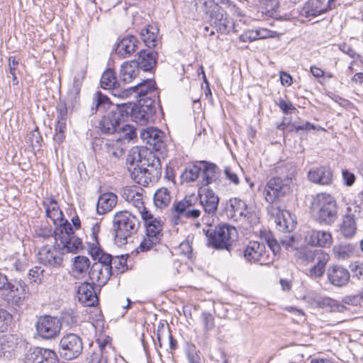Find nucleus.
<instances>
[{"mask_svg":"<svg viewBox=\"0 0 363 363\" xmlns=\"http://www.w3.org/2000/svg\"><path fill=\"white\" fill-rule=\"evenodd\" d=\"M127 109H123L121 104H117L115 109L104 116L99 122L98 128L104 134L118 135L119 140L128 142L137 136L135 128L128 124L127 121Z\"/></svg>","mask_w":363,"mask_h":363,"instance_id":"obj_1","label":"nucleus"},{"mask_svg":"<svg viewBox=\"0 0 363 363\" xmlns=\"http://www.w3.org/2000/svg\"><path fill=\"white\" fill-rule=\"evenodd\" d=\"M315 220L327 225L335 223L338 218V206L335 199L330 194H318L311 205Z\"/></svg>","mask_w":363,"mask_h":363,"instance_id":"obj_2","label":"nucleus"},{"mask_svg":"<svg viewBox=\"0 0 363 363\" xmlns=\"http://www.w3.org/2000/svg\"><path fill=\"white\" fill-rule=\"evenodd\" d=\"M139 227L140 222L136 216L127 211L117 212L113 218L116 244L119 246L126 244L128 238L135 234Z\"/></svg>","mask_w":363,"mask_h":363,"instance_id":"obj_3","label":"nucleus"},{"mask_svg":"<svg viewBox=\"0 0 363 363\" xmlns=\"http://www.w3.org/2000/svg\"><path fill=\"white\" fill-rule=\"evenodd\" d=\"M294 177L295 169L292 168L286 177H274L271 178L267 183L264 191L265 200L269 203H273L277 200L284 196L289 192Z\"/></svg>","mask_w":363,"mask_h":363,"instance_id":"obj_4","label":"nucleus"},{"mask_svg":"<svg viewBox=\"0 0 363 363\" xmlns=\"http://www.w3.org/2000/svg\"><path fill=\"white\" fill-rule=\"evenodd\" d=\"M208 244L218 250L230 251L238 237L237 229L231 225L220 224L211 233L207 231Z\"/></svg>","mask_w":363,"mask_h":363,"instance_id":"obj_5","label":"nucleus"},{"mask_svg":"<svg viewBox=\"0 0 363 363\" xmlns=\"http://www.w3.org/2000/svg\"><path fill=\"white\" fill-rule=\"evenodd\" d=\"M198 197L195 195L186 196L182 201L174 204L172 222L177 225L182 218L196 219L201 216V211L196 208Z\"/></svg>","mask_w":363,"mask_h":363,"instance_id":"obj_6","label":"nucleus"},{"mask_svg":"<svg viewBox=\"0 0 363 363\" xmlns=\"http://www.w3.org/2000/svg\"><path fill=\"white\" fill-rule=\"evenodd\" d=\"M127 161L130 164V167L136 164L151 167L157 170L160 168V162L158 157L147 147H133L129 151Z\"/></svg>","mask_w":363,"mask_h":363,"instance_id":"obj_7","label":"nucleus"},{"mask_svg":"<svg viewBox=\"0 0 363 363\" xmlns=\"http://www.w3.org/2000/svg\"><path fill=\"white\" fill-rule=\"evenodd\" d=\"M243 257L249 263H259L261 265L269 264L273 261V255L266 250L264 243L250 241L243 250Z\"/></svg>","mask_w":363,"mask_h":363,"instance_id":"obj_8","label":"nucleus"},{"mask_svg":"<svg viewBox=\"0 0 363 363\" xmlns=\"http://www.w3.org/2000/svg\"><path fill=\"white\" fill-rule=\"evenodd\" d=\"M37 334L43 340H52L57 337L62 329V323L57 317L43 315L35 323Z\"/></svg>","mask_w":363,"mask_h":363,"instance_id":"obj_9","label":"nucleus"},{"mask_svg":"<svg viewBox=\"0 0 363 363\" xmlns=\"http://www.w3.org/2000/svg\"><path fill=\"white\" fill-rule=\"evenodd\" d=\"M83 350V342L79 336L74 333L65 335L59 343V352L65 359L72 360L78 357Z\"/></svg>","mask_w":363,"mask_h":363,"instance_id":"obj_10","label":"nucleus"},{"mask_svg":"<svg viewBox=\"0 0 363 363\" xmlns=\"http://www.w3.org/2000/svg\"><path fill=\"white\" fill-rule=\"evenodd\" d=\"M211 26L213 29L210 32V35L215 33L213 29L221 34H228L234 28V23L232 18L228 15L226 11L220 6H215L213 9L211 18Z\"/></svg>","mask_w":363,"mask_h":363,"instance_id":"obj_11","label":"nucleus"},{"mask_svg":"<svg viewBox=\"0 0 363 363\" xmlns=\"http://www.w3.org/2000/svg\"><path fill=\"white\" fill-rule=\"evenodd\" d=\"M5 289L8 291L5 295L7 302L13 306H21L29 294L28 286L21 280L9 282Z\"/></svg>","mask_w":363,"mask_h":363,"instance_id":"obj_12","label":"nucleus"},{"mask_svg":"<svg viewBox=\"0 0 363 363\" xmlns=\"http://www.w3.org/2000/svg\"><path fill=\"white\" fill-rule=\"evenodd\" d=\"M140 136L142 140L150 146L152 150L162 151L164 148V133L160 129L148 127L140 130Z\"/></svg>","mask_w":363,"mask_h":363,"instance_id":"obj_13","label":"nucleus"},{"mask_svg":"<svg viewBox=\"0 0 363 363\" xmlns=\"http://www.w3.org/2000/svg\"><path fill=\"white\" fill-rule=\"evenodd\" d=\"M196 196L199 200V205L203 207L205 213L208 216H214L216 213L220 199L212 189H201Z\"/></svg>","mask_w":363,"mask_h":363,"instance_id":"obj_14","label":"nucleus"},{"mask_svg":"<svg viewBox=\"0 0 363 363\" xmlns=\"http://www.w3.org/2000/svg\"><path fill=\"white\" fill-rule=\"evenodd\" d=\"M262 239H264L268 247L270 248L273 253V257L279 252L281 245L288 251H293L297 248L298 243L294 237L291 235L284 236L281 240L280 244L274 238L270 232L264 233L262 235Z\"/></svg>","mask_w":363,"mask_h":363,"instance_id":"obj_15","label":"nucleus"},{"mask_svg":"<svg viewBox=\"0 0 363 363\" xmlns=\"http://www.w3.org/2000/svg\"><path fill=\"white\" fill-rule=\"evenodd\" d=\"M62 254L57 248L45 245L40 249L38 258L39 262L45 266L57 267L62 263Z\"/></svg>","mask_w":363,"mask_h":363,"instance_id":"obj_16","label":"nucleus"},{"mask_svg":"<svg viewBox=\"0 0 363 363\" xmlns=\"http://www.w3.org/2000/svg\"><path fill=\"white\" fill-rule=\"evenodd\" d=\"M141 217L145 221L146 235L161 240L162 236L163 222L160 217H155L146 208L140 211Z\"/></svg>","mask_w":363,"mask_h":363,"instance_id":"obj_17","label":"nucleus"},{"mask_svg":"<svg viewBox=\"0 0 363 363\" xmlns=\"http://www.w3.org/2000/svg\"><path fill=\"white\" fill-rule=\"evenodd\" d=\"M327 277L330 284L340 288L345 286L349 283L350 274L344 267L333 264L328 268Z\"/></svg>","mask_w":363,"mask_h":363,"instance_id":"obj_18","label":"nucleus"},{"mask_svg":"<svg viewBox=\"0 0 363 363\" xmlns=\"http://www.w3.org/2000/svg\"><path fill=\"white\" fill-rule=\"evenodd\" d=\"M305 241L311 246L329 247L333 243V237L329 231L312 229L306 232Z\"/></svg>","mask_w":363,"mask_h":363,"instance_id":"obj_19","label":"nucleus"},{"mask_svg":"<svg viewBox=\"0 0 363 363\" xmlns=\"http://www.w3.org/2000/svg\"><path fill=\"white\" fill-rule=\"evenodd\" d=\"M112 274V266L94 263L89 272L90 279L99 286H104Z\"/></svg>","mask_w":363,"mask_h":363,"instance_id":"obj_20","label":"nucleus"},{"mask_svg":"<svg viewBox=\"0 0 363 363\" xmlns=\"http://www.w3.org/2000/svg\"><path fill=\"white\" fill-rule=\"evenodd\" d=\"M77 296L79 301L84 306H95L99 302L94 286L87 282L82 283L79 286Z\"/></svg>","mask_w":363,"mask_h":363,"instance_id":"obj_21","label":"nucleus"},{"mask_svg":"<svg viewBox=\"0 0 363 363\" xmlns=\"http://www.w3.org/2000/svg\"><path fill=\"white\" fill-rule=\"evenodd\" d=\"M101 86L104 89H112L113 95L123 98V90L120 89L121 82L117 81L115 72L113 69L106 70L101 78Z\"/></svg>","mask_w":363,"mask_h":363,"instance_id":"obj_22","label":"nucleus"},{"mask_svg":"<svg viewBox=\"0 0 363 363\" xmlns=\"http://www.w3.org/2000/svg\"><path fill=\"white\" fill-rule=\"evenodd\" d=\"M155 82L151 79L144 80L138 84L136 86L124 89V97H128L129 95L135 93L138 97L155 96Z\"/></svg>","mask_w":363,"mask_h":363,"instance_id":"obj_23","label":"nucleus"},{"mask_svg":"<svg viewBox=\"0 0 363 363\" xmlns=\"http://www.w3.org/2000/svg\"><path fill=\"white\" fill-rule=\"evenodd\" d=\"M308 179L317 184L328 185L333 182V172L329 167L321 166L311 169L308 172Z\"/></svg>","mask_w":363,"mask_h":363,"instance_id":"obj_24","label":"nucleus"},{"mask_svg":"<svg viewBox=\"0 0 363 363\" xmlns=\"http://www.w3.org/2000/svg\"><path fill=\"white\" fill-rule=\"evenodd\" d=\"M123 109H127V119L131 116L133 121L140 125L147 124L152 118V116L141 109L137 104L133 103L121 104Z\"/></svg>","mask_w":363,"mask_h":363,"instance_id":"obj_25","label":"nucleus"},{"mask_svg":"<svg viewBox=\"0 0 363 363\" xmlns=\"http://www.w3.org/2000/svg\"><path fill=\"white\" fill-rule=\"evenodd\" d=\"M328 9L330 5L323 0H309L303 7L301 15L306 18H314L325 13Z\"/></svg>","mask_w":363,"mask_h":363,"instance_id":"obj_26","label":"nucleus"},{"mask_svg":"<svg viewBox=\"0 0 363 363\" xmlns=\"http://www.w3.org/2000/svg\"><path fill=\"white\" fill-rule=\"evenodd\" d=\"M227 213L229 217L235 220H240L248 214V210L245 202L238 198H232L229 200L227 207Z\"/></svg>","mask_w":363,"mask_h":363,"instance_id":"obj_27","label":"nucleus"},{"mask_svg":"<svg viewBox=\"0 0 363 363\" xmlns=\"http://www.w3.org/2000/svg\"><path fill=\"white\" fill-rule=\"evenodd\" d=\"M138 43V41L135 36L127 35L118 43L116 53L121 57H128L135 51Z\"/></svg>","mask_w":363,"mask_h":363,"instance_id":"obj_28","label":"nucleus"},{"mask_svg":"<svg viewBox=\"0 0 363 363\" xmlns=\"http://www.w3.org/2000/svg\"><path fill=\"white\" fill-rule=\"evenodd\" d=\"M117 196L111 192L101 194L96 204V211L99 214L103 215L111 211L116 205Z\"/></svg>","mask_w":363,"mask_h":363,"instance_id":"obj_29","label":"nucleus"},{"mask_svg":"<svg viewBox=\"0 0 363 363\" xmlns=\"http://www.w3.org/2000/svg\"><path fill=\"white\" fill-rule=\"evenodd\" d=\"M139 73L138 63L136 61H128L121 66L119 79L125 84L132 82Z\"/></svg>","mask_w":363,"mask_h":363,"instance_id":"obj_30","label":"nucleus"},{"mask_svg":"<svg viewBox=\"0 0 363 363\" xmlns=\"http://www.w3.org/2000/svg\"><path fill=\"white\" fill-rule=\"evenodd\" d=\"M128 142L125 140H119V137L116 140L105 143L102 150L106 157L109 159H118L124 153L123 143Z\"/></svg>","mask_w":363,"mask_h":363,"instance_id":"obj_31","label":"nucleus"},{"mask_svg":"<svg viewBox=\"0 0 363 363\" xmlns=\"http://www.w3.org/2000/svg\"><path fill=\"white\" fill-rule=\"evenodd\" d=\"M146 167L147 166L136 164L133 167L128 168L132 179L135 183L144 186H147L152 181L150 177L151 173Z\"/></svg>","mask_w":363,"mask_h":363,"instance_id":"obj_32","label":"nucleus"},{"mask_svg":"<svg viewBox=\"0 0 363 363\" xmlns=\"http://www.w3.org/2000/svg\"><path fill=\"white\" fill-rule=\"evenodd\" d=\"M357 227L355 216L353 214L345 215L340 225V233L346 239L352 238L357 233Z\"/></svg>","mask_w":363,"mask_h":363,"instance_id":"obj_33","label":"nucleus"},{"mask_svg":"<svg viewBox=\"0 0 363 363\" xmlns=\"http://www.w3.org/2000/svg\"><path fill=\"white\" fill-rule=\"evenodd\" d=\"M43 206L45 208L46 215L53 223L62 222L63 213L59 208L57 201L52 198H47L43 201Z\"/></svg>","mask_w":363,"mask_h":363,"instance_id":"obj_34","label":"nucleus"},{"mask_svg":"<svg viewBox=\"0 0 363 363\" xmlns=\"http://www.w3.org/2000/svg\"><path fill=\"white\" fill-rule=\"evenodd\" d=\"M157 53L147 50H141L139 52L138 60V68L144 71L151 70L156 65Z\"/></svg>","mask_w":363,"mask_h":363,"instance_id":"obj_35","label":"nucleus"},{"mask_svg":"<svg viewBox=\"0 0 363 363\" xmlns=\"http://www.w3.org/2000/svg\"><path fill=\"white\" fill-rule=\"evenodd\" d=\"M306 259L308 262H314L315 264L325 269L330 260V255L322 250H310L306 254Z\"/></svg>","mask_w":363,"mask_h":363,"instance_id":"obj_36","label":"nucleus"},{"mask_svg":"<svg viewBox=\"0 0 363 363\" xmlns=\"http://www.w3.org/2000/svg\"><path fill=\"white\" fill-rule=\"evenodd\" d=\"M122 197L139 210L140 208L143 210L145 208L143 201V195L136 191L135 189H123L122 191Z\"/></svg>","mask_w":363,"mask_h":363,"instance_id":"obj_37","label":"nucleus"},{"mask_svg":"<svg viewBox=\"0 0 363 363\" xmlns=\"http://www.w3.org/2000/svg\"><path fill=\"white\" fill-rule=\"evenodd\" d=\"M335 257L341 260L347 259L356 254V247L351 243H343L333 247Z\"/></svg>","mask_w":363,"mask_h":363,"instance_id":"obj_38","label":"nucleus"},{"mask_svg":"<svg viewBox=\"0 0 363 363\" xmlns=\"http://www.w3.org/2000/svg\"><path fill=\"white\" fill-rule=\"evenodd\" d=\"M67 242H57L56 245L57 248L64 252L77 253L82 248V242L81 239L74 235L67 238Z\"/></svg>","mask_w":363,"mask_h":363,"instance_id":"obj_39","label":"nucleus"},{"mask_svg":"<svg viewBox=\"0 0 363 363\" xmlns=\"http://www.w3.org/2000/svg\"><path fill=\"white\" fill-rule=\"evenodd\" d=\"M54 240L55 243L57 242H67V238L74 236V230L71 224L67 221H63L59 223V227H57L55 231Z\"/></svg>","mask_w":363,"mask_h":363,"instance_id":"obj_40","label":"nucleus"},{"mask_svg":"<svg viewBox=\"0 0 363 363\" xmlns=\"http://www.w3.org/2000/svg\"><path fill=\"white\" fill-rule=\"evenodd\" d=\"M90 233L86 236V243L89 247V251L92 249L100 247L99 242V233L100 232V223L99 221L92 220L90 222Z\"/></svg>","mask_w":363,"mask_h":363,"instance_id":"obj_41","label":"nucleus"},{"mask_svg":"<svg viewBox=\"0 0 363 363\" xmlns=\"http://www.w3.org/2000/svg\"><path fill=\"white\" fill-rule=\"evenodd\" d=\"M316 306L331 312H343L345 306L339 301L329 297L319 298L315 301Z\"/></svg>","mask_w":363,"mask_h":363,"instance_id":"obj_42","label":"nucleus"},{"mask_svg":"<svg viewBox=\"0 0 363 363\" xmlns=\"http://www.w3.org/2000/svg\"><path fill=\"white\" fill-rule=\"evenodd\" d=\"M159 29L155 26H147L141 30V37L144 43L149 48L156 45Z\"/></svg>","mask_w":363,"mask_h":363,"instance_id":"obj_43","label":"nucleus"},{"mask_svg":"<svg viewBox=\"0 0 363 363\" xmlns=\"http://www.w3.org/2000/svg\"><path fill=\"white\" fill-rule=\"evenodd\" d=\"M202 164L203 165L202 184L207 186L216 179L218 167L213 163L202 162Z\"/></svg>","mask_w":363,"mask_h":363,"instance_id":"obj_44","label":"nucleus"},{"mask_svg":"<svg viewBox=\"0 0 363 363\" xmlns=\"http://www.w3.org/2000/svg\"><path fill=\"white\" fill-rule=\"evenodd\" d=\"M171 201L169 191L166 188H162L155 193L154 203L156 207L163 208L167 206Z\"/></svg>","mask_w":363,"mask_h":363,"instance_id":"obj_45","label":"nucleus"},{"mask_svg":"<svg viewBox=\"0 0 363 363\" xmlns=\"http://www.w3.org/2000/svg\"><path fill=\"white\" fill-rule=\"evenodd\" d=\"M89 255L95 260H98L96 263H101L103 265L112 266L113 257L111 255L105 253L101 247L94 248L89 251Z\"/></svg>","mask_w":363,"mask_h":363,"instance_id":"obj_46","label":"nucleus"},{"mask_svg":"<svg viewBox=\"0 0 363 363\" xmlns=\"http://www.w3.org/2000/svg\"><path fill=\"white\" fill-rule=\"evenodd\" d=\"M90 267V260L84 256H77L73 263V273L75 275H81L86 273Z\"/></svg>","mask_w":363,"mask_h":363,"instance_id":"obj_47","label":"nucleus"},{"mask_svg":"<svg viewBox=\"0 0 363 363\" xmlns=\"http://www.w3.org/2000/svg\"><path fill=\"white\" fill-rule=\"evenodd\" d=\"M109 104V99L101 91H96L93 97V106L91 108V112L94 113L99 109H105Z\"/></svg>","mask_w":363,"mask_h":363,"instance_id":"obj_48","label":"nucleus"},{"mask_svg":"<svg viewBox=\"0 0 363 363\" xmlns=\"http://www.w3.org/2000/svg\"><path fill=\"white\" fill-rule=\"evenodd\" d=\"M164 337L169 338L170 348L174 350L177 346V340L173 338L169 330L165 329L163 323H160L157 328V339L160 347H162V339Z\"/></svg>","mask_w":363,"mask_h":363,"instance_id":"obj_49","label":"nucleus"},{"mask_svg":"<svg viewBox=\"0 0 363 363\" xmlns=\"http://www.w3.org/2000/svg\"><path fill=\"white\" fill-rule=\"evenodd\" d=\"M13 324V315L6 309L0 308V332H6L11 328Z\"/></svg>","mask_w":363,"mask_h":363,"instance_id":"obj_50","label":"nucleus"},{"mask_svg":"<svg viewBox=\"0 0 363 363\" xmlns=\"http://www.w3.org/2000/svg\"><path fill=\"white\" fill-rule=\"evenodd\" d=\"M14 340L15 337L12 335L0 334V356L14 347Z\"/></svg>","mask_w":363,"mask_h":363,"instance_id":"obj_51","label":"nucleus"},{"mask_svg":"<svg viewBox=\"0 0 363 363\" xmlns=\"http://www.w3.org/2000/svg\"><path fill=\"white\" fill-rule=\"evenodd\" d=\"M43 351L42 347H30L25 354V363H40V354Z\"/></svg>","mask_w":363,"mask_h":363,"instance_id":"obj_52","label":"nucleus"},{"mask_svg":"<svg viewBox=\"0 0 363 363\" xmlns=\"http://www.w3.org/2000/svg\"><path fill=\"white\" fill-rule=\"evenodd\" d=\"M201 321L203 328V333L207 335L215 326L214 317L208 312H203L201 314Z\"/></svg>","mask_w":363,"mask_h":363,"instance_id":"obj_53","label":"nucleus"},{"mask_svg":"<svg viewBox=\"0 0 363 363\" xmlns=\"http://www.w3.org/2000/svg\"><path fill=\"white\" fill-rule=\"evenodd\" d=\"M201 167L192 165L185 169L182 174V178L185 182H194L201 172Z\"/></svg>","mask_w":363,"mask_h":363,"instance_id":"obj_54","label":"nucleus"},{"mask_svg":"<svg viewBox=\"0 0 363 363\" xmlns=\"http://www.w3.org/2000/svg\"><path fill=\"white\" fill-rule=\"evenodd\" d=\"M111 342V340L109 337H106L104 339H98L97 340L101 355L106 356L108 360L110 355L113 354V347Z\"/></svg>","mask_w":363,"mask_h":363,"instance_id":"obj_55","label":"nucleus"},{"mask_svg":"<svg viewBox=\"0 0 363 363\" xmlns=\"http://www.w3.org/2000/svg\"><path fill=\"white\" fill-rule=\"evenodd\" d=\"M286 216H289V213L288 211L278 210L275 222L279 225L281 230L289 231L292 229L293 225L291 224V226L289 225Z\"/></svg>","mask_w":363,"mask_h":363,"instance_id":"obj_56","label":"nucleus"},{"mask_svg":"<svg viewBox=\"0 0 363 363\" xmlns=\"http://www.w3.org/2000/svg\"><path fill=\"white\" fill-rule=\"evenodd\" d=\"M137 106L143 109L151 116H153L155 113V101L152 99V96L140 99Z\"/></svg>","mask_w":363,"mask_h":363,"instance_id":"obj_57","label":"nucleus"},{"mask_svg":"<svg viewBox=\"0 0 363 363\" xmlns=\"http://www.w3.org/2000/svg\"><path fill=\"white\" fill-rule=\"evenodd\" d=\"M40 362V363H58L59 359L55 351L43 348Z\"/></svg>","mask_w":363,"mask_h":363,"instance_id":"obj_58","label":"nucleus"},{"mask_svg":"<svg viewBox=\"0 0 363 363\" xmlns=\"http://www.w3.org/2000/svg\"><path fill=\"white\" fill-rule=\"evenodd\" d=\"M66 121L57 120L55 125V134L54 135V140L58 143H61L65 139V131L66 130Z\"/></svg>","mask_w":363,"mask_h":363,"instance_id":"obj_59","label":"nucleus"},{"mask_svg":"<svg viewBox=\"0 0 363 363\" xmlns=\"http://www.w3.org/2000/svg\"><path fill=\"white\" fill-rule=\"evenodd\" d=\"M35 236L38 238H43L44 240H51V243H52V240L55 237H53V231L50 226L45 225V227H40L35 230Z\"/></svg>","mask_w":363,"mask_h":363,"instance_id":"obj_60","label":"nucleus"},{"mask_svg":"<svg viewBox=\"0 0 363 363\" xmlns=\"http://www.w3.org/2000/svg\"><path fill=\"white\" fill-rule=\"evenodd\" d=\"M160 241V240L159 238L155 237H148L146 235V237L140 242L139 249L142 252L150 250L153 246L159 243Z\"/></svg>","mask_w":363,"mask_h":363,"instance_id":"obj_61","label":"nucleus"},{"mask_svg":"<svg viewBox=\"0 0 363 363\" xmlns=\"http://www.w3.org/2000/svg\"><path fill=\"white\" fill-rule=\"evenodd\" d=\"M274 103L285 114H288L292 111L296 110V108L291 102L286 101L281 97L275 99Z\"/></svg>","mask_w":363,"mask_h":363,"instance_id":"obj_62","label":"nucleus"},{"mask_svg":"<svg viewBox=\"0 0 363 363\" xmlns=\"http://www.w3.org/2000/svg\"><path fill=\"white\" fill-rule=\"evenodd\" d=\"M342 177L344 184L347 186H351L356 180L354 174L348 169L342 170Z\"/></svg>","mask_w":363,"mask_h":363,"instance_id":"obj_63","label":"nucleus"},{"mask_svg":"<svg viewBox=\"0 0 363 363\" xmlns=\"http://www.w3.org/2000/svg\"><path fill=\"white\" fill-rule=\"evenodd\" d=\"M239 40L240 41L246 43L252 42L259 40V38L256 30H250L242 34L239 37Z\"/></svg>","mask_w":363,"mask_h":363,"instance_id":"obj_64","label":"nucleus"}]
</instances>
